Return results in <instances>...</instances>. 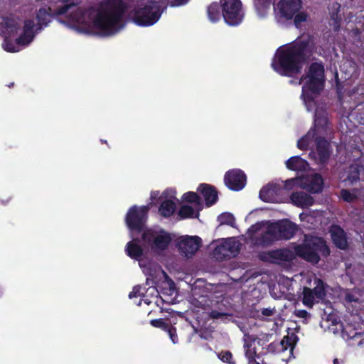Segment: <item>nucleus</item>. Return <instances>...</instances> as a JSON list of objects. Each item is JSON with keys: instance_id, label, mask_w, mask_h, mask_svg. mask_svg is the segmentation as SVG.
Returning a JSON list of instances; mask_svg holds the SVG:
<instances>
[{"instance_id": "5701e85b", "label": "nucleus", "mask_w": 364, "mask_h": 364, "mask_svg": "<svg viewBox=\"0 0 364 364\" xmlns=\"http://www.w3.org/2000/svg\"><path fill=\"white\" fill-rule=\"evenodd\" d=\"M198 191L201 193L208 206L212 205L218 200L217 191L211 186L201 184L198 188Z\"/></svg>"}, {"instance_id": "ea45409f", "label": "nucleus", "mask_w": 364, "mask_h": 364, "mask_svg": "<svg viewBox=\"0 0 364 364\" xmlns=\"http://www.w3.org/2000/svg\"><path fill=\"white\" fill-rule=\"evenodd\" d=\"M294 315L299 318H306L309 316V314L305 310H296Z\"/></svg>"}, {"instance_id": "f3484780", "label": "nucleus", "mask_w": 364, "mask_h": 364, "mask_svg": "<svg viewBox=\"0 0 364 364\" xmlns=\"http://www.w3.org/2000/svg\"><path fill=\"white\" fill-rule=\"evenodd\" d=\"M224 181L230 189L240 191L246 184V176L240 169H232L225 173Z\"/></svg>"}, {"instance_id": "f03ea898", "label": "nucleus", "mask_w": 364, "mask_h": 364, "mask_svg": "<svg viewBox=\"0 0 364 364\" xmlns=\"http://www.w3.org/2000/svg\"><path fill=\"white\" fill-rule=\"evenodd\" d=\"M323 67L320 63H313L309 69L308 73L299 81L302 84L301 97L309 112L315 111L314 128L311 129L306 136L299 139L297 146L300 149L311 148L316 144V151L310 153L316 163H325L329 156V144L323 137L329 130L328 114L326 106L318 103L316 97L323 87Z\"/></svg>"}, {"instance_id": "cd10ccee", "label": "nucleus", "mask_w": 364, "mask_h": 364, "mask_svg": "<svg viewBox=\"0 0 364 364\" xmlns=\"http://www.w3.org/2000/svg\"><path fill=\"white\" fill-rule=\"evenodd\" d=\"M286 166L290 170L302 171L307 169L309 164L299 156H292L287 161Z\"/></svg>"}, {"instance_id": "39448f33", "label": "nucleus", "mask_w": 364, "mask_h": 364, "mask_svg": "<svg viewBox=\"0 0 364 364\" xmlns=\"http://www.w3.org/2000/svg\"><path fill=\"white\" fill-rule=\"evenodd\" d=\"M143 245L147 251L156 255H161L166 250L172 241L170 233L163 230H146L141 234Z\"/></svg>"}, {"instance_id": "f257e3e1", "label": "nucleus", "mask_w": 364, "mask_h": 364, "mask_svg": "<svg viewBox=\"0 0 364 364\" xmlns=\"http://www.w3.org/2000/svg\"><path fill=\"white\" fill-rule=\"evenodd\" d=\"M125 6L122 0H104L98 6H77L75 0H58L55 6L38 10L36 19L26 18L23 24L14 16L0 18V35L4 37L2 48L16 53L31 43L51 16L79 32L107 36L114 35L122 27Z\"/></svg>"}, {"instance_id": "4be33fe9", "label": "nucleus", "mask_w": 364, "mask_h": 364, "mask_svg": "<svg viewBox=\"0 0 364 364\" xmlns=\"http://www.w3.org/2000/svg\"><path fill=\"white\" fill-rule=\"evenodd\" d=\"M290 199L294 205L302 208H308L314 203V198L303 191L293 193Z\"/></svg>"}, {"instance_id": "bb28decb", "label": "nucleus", "mask_w": 364, "mask_h": 364, "mask_svg": "<svg viewBox=\"0 0 364 364\" xmlns=\"http://www.w3.org/2000/svg\"><path fill=\"white\" fill-rule=\"evenodd\" d=\"M298 341V337L294 333L288 334L284 336L279 344V350L284 352L289 350V354L292 355L293 349Z\"/></svg>"}, {"instance_id": "f8f14e48", "label": "nucleus", "mask_w": 364, "mask_h": 364, "mask_svg": "<svg viewBox=\"0 0 364 364\" xmlns=\"http://www.w3.org/2000/svg\"><path fill=\"white\" fill-rule=\"evenodd\" d=\"M223 6V16L230 26L238 25L242 19L241 2L240 0H220Z\"/></svg>"}, {"instance_id": "2f4dec72", "label": "nucleus", "mask_w": 364, "mask_h": 364, "mask_svg": "<svg viewBox=\"0 0 364 364\" xmlns=\"http://www.w3.org/2000/svg\"><path fill=\"white\" fill-rule=\"evenodd\" d=\"M341 198L346 202H353L358 198V191L342 189L341 191Z\"/></svg>"}, {"instance_id": "e433bc0d", "label": "nucleus", "mask_w": 364, "mask_h": 364, "mask_svg": "<svg viewBox=\"0 0 364 364\" xmlns=\"http://www.w3.org/2000/svg\"><path fill=\"white\" fill-rule=\"evenodd\" d=\"M261 313L264 318H267L274 316L277 311L275 308H264L262 309Z\"/></svg>"}, {"instance_id": "37998d69", "label": "nucleus", "mask_w": 364, "mask_h": 364, "mask_svg": "<svg viewBox=\"0 0 364 364\" xmlns=\"http://www.w3.org/2000/svg\"><path fill=\"white\" fill-rule=\"evenodd\" d=\"M219 315H220V314H219V313H217V312H215V311H213V312L211 313V316H212V317H213V318H218V317L219 316Z\"/></svg>"}, {"instance_id": "7c9ffc66", "label": "nucleus", "mask_w": 364, "mask_h": 364, "mask_svg": "<svg viewBox=\"0 0 364 364\" xmlns=\"http://www.w3.org/2000/svg\"><path fill=\"white\" fill-rule=\"evenodd\" d=\"M183 199L186 202L193 203L196 208H201V201L196 193L188 192L183 194Z\"/></svg>"}, {"instance_id": "412c9836", "label": "nucleus", "mask_w": 364, "mask_h": 364, "mask_svg": "<svg viewBox=\"0 0 364 364\" xmlns=\"http://www.w3.org/2000/svg\"><path fill=\"white\" fill-rule=\"evenodd\" d=\"M170 193V199L163 201L159 207V212L164 217L171 216L176 210V204L173 201L176 199V191L174 190L166 191L164 194Z\"/></svg>"}, {"instance_id": "7ed1b4c3", "label": "nucleus", "mask_w": 364, "mask_h": 364, "mask_svg": "<svg viewBox=\"0 0 364 364\" xmlns=\"http://www.w3.org/2000/svg\"><path fill=\"white\" fill-rule=\"evenodd\" d=\"M310 55L308 44L303 40L280 47L272 63L273 69L282 75H291L301 71Z\"/></svg>"}, {"instance_id": "9d476101", "label": "nucleus", "mask_w": 364, "mask_h": 364, "mask_svg": "<svg viewBox=\"0 0 364 364\" xmlns=\"http://www.w3.org/2000/svg\"><path fill=\"white\" fill-rule=\"evenodd\" d=\"M323 181L318 173H313L300 178H292L286 181V186H292L299 187L316 193L321 191Z\"/></svg>"}, {"instance_id": "2eb2a0df", "label": "nucleus", "mask_w": 364, "mask_h": 364, "mask_svg": "<svg viewBox=\"0 0 364 364\" xmlns=\"http://www.w3.org/2000/svg\"><path fill=\"white\" fill-rule=\"evenodd\" d=\"M200 245V239L197 236H183L177 244L180 253L186 257H191L198 250Z\"/></svg>"}, {"instance_id": "a211bd4d", "label": "nucleus", "mask_w": 364, "mask_h": 364, "mask_svg": "<svg viewBox=\"0 0 364 364\" xmlns=\"http://www.w3.org/2000/svg\"><path fill=\"white\" fill-rule=\"evenodd\" d=\"M276 232V237L279 240H289L291 238L296 232V226L289 220H282L273 223Z\"/></svg>"}, {"instance_id": "393cba45", "label": "nucleus", "mask_w": 364, "mask_h": 364, "mask_svg": "<svg viewBox=\"0 0 364 364\" xmlns=\"http://www.w3.org/2000/svg\"><path fill=\"white\" fill-rule=\"evenodd\" d=\"M244 348L245 350V355L248 359V363L259 364V363L257 360V358H259L256 354L255 347L254 346V340L250 336H245Z\"/></svg>"}, {"instance_id": "79ce46f5", "label": "nucleus", "mask_w": 364, "mask_h": 364, "mask_svg": "<svg viewBox=\"0 0 364 364\" xmlns=\"http://www.w3.org/2000/svg\"><path fill=\"white\" fill-rule=\"evenodd\" d=\"M189 0H174L171 2L173 6H180L186 4Z\"/></svg>"}, {"instance_id": "a19ab883", "label": "nucleus", "mask_w": 364, "mask_h": 364, "mask_svg": "<svg viewBox=\"0 0 364 364\" xmlns=\"http://www.w3.org/2000/svg\"><path fill=\"white\" fill-rule=\"evenodd\" d=\"M140 288L138 287H134L132 291L129 294V299H132L134 297H136L139 295Z\"/></svg>"}, {"instance_id": "a18cd8bd", "label": "nucleus", "mask_w": 364, "mask_h": 364, "mask_svg": "<svg viewBox=\"0 0 364 364\" xmlns=\"http://www.w3.org/2000/svg\"><path fill=\"white\" fill-rule=\"evenodd\" d=\"M346 64H350V63L348 62V63H346ZM345 65H346V63L343 64L342 67L344 68Z\"/></svg>"}, {"instance_id": "a878e982", "label": "nucleus", "mask_w": 364, "mask_h": 364, "mask_svg": "<svg viewBox=\"0 0 364 364\" xmlns=\"http://www.w3.org/2000/svg\"><path fill=\"white\" fill-rule=\"evenodd\" d=\"M293 257L291 251L287 249H279L268 253V259L271 262L278 263L282 261H289Z\"/></svg>"}, {"instance_id": "58836bf2", "label": "nucleus", "mask_w": 364, "mask_h": 364, "mask_svg": "<svg viewBox=\"0 0 364 364\" xmlns=\"http://www.w3.org/2000/svg\"><path fill=\"white\" fill-rule=\"evenodd\" d=\"M357 292L353 291L352 293H347L346 296V299L348 301L352 302V301H359L358 298L355 296V294Z\"/></svg>"}, {"instance_id": "aec40b11", "label": "nucleus", "mask_w": 364, "mask_h": 364, "mask_svg": "<svg viewBox=\"0 0 364 364\" xmlns=\"http://www.w3.org/2000/svg\"><path fill=\"white\" fill-rule=\"evenodd\" d=\"M280 192V187L274 183H269L263 187L259 191L260 198L267 203L277 202V196Z\"/></svg>"}, {"instance_id": "4468645a", "label": "nucleus", "mask_w": 364, "mask_h": 364, "mask_svg": "<svg viewBox=\"0 0 364 364\" xmlns=\"http://www.w3.org/2000/svg\"><path fill=\"white\" fill-rule=\"evenodd\" d=\"M321 326L334 334L341 333L343 338H353L355 335V333L348 332L335 314H330L326 320L322 321Z\"/></svg>"}, {"instance_id": "c9c22d12", "label": "nucleus", "mask_w": 364, "mask_h": 364, "mask_svg": "<svg viewBox=\"0 0 364 364\" xmlns=\"http://www.w3.org/2000/svg\"><path fill=\"white\" fill-rule=\"evenodd\" d=\"M166 331L168 333L173 343H174V344L177 343H178V336L176 334V329L173 326H169Z\"/></svg>"}, {"instance_id": "20e7f679", "label": "nucleus", "mask_w": 364, "mask_h": 364, "mask_svg": "<svg viewBox=\"0 0 364 364\" xmlns=\"http://www.w3.org/2000/svg\"><path fill=\"white\" fill-rule=\"evenodd\" d=\"M294 251L299 257L315 264L318 262L320 255L326 257L330 253L328 247L322 238L311 235H306L304 243L296 246Z\"/></svg>"}, {"instance_id": "473e14b6", "label": "nucleus", "mask_w": 364, "mask_h": 364, "mask_svg": "<svg viewBox=\"0 0 364 364\" xmlns=\"http://www.w3.org/2000/svg\"><path fill=\"white\" fill-rule=\"evenodd\" d=\"M220 225H228L234 227L235 219L232 214L230 213H224L220 214L218 218Z\"/></svg>"}, {"instance_id": "0eeeda50", "label": "nucleus", "mask_w": 364, "mask_h": 364, "mask_svg": "<svg viewBox=\"0 0 364 364\" xmlns=\"http://www.w3.org/2000/svg\"><path fill=\"white\" fill-rule=\"evenodd\" d=\"M161 10L156 1H146L134 9L132 14L134 22L141 26H150L161 17Z\"/></svg>"}, {"instance_id": "6e6552de", "label": "nucleus", "mask_w": 364, "mask_h": 364, "mask_svg": "<svg viewBox=\"0 0 364 364\" xmlns=\"http://www.w3.org/2000/svg\"><path fill=\"white\" fill-rule=\"evenodd\" d=\"M131 237H132V240L129 242L125 248V252L129 257L132 259H135L139 261V264L140 267L143 269L144 274L154 276L155 272L157 269H159V267L156 264H150L151 267H148L145 262L141 259V257L146 254L147 248H145L143 244L141 245V240L136 237L134 234L132 233ZM143 242V240H141Z\"/></svg>"}, {"instance_id": "c756f323", "label": "nucleus", "mask_w": 364, "mask_h": 364, "mask_svg": "<svg viewBox=\"0 0 364 364\" xmlns=\"http://www.w3.org/2000/svg\"><path fill=\"white\" fill-rule=\"evenodd\" d=\"M208 18L212 23H215L221 18L220 7L218 4L213 3L207 9Z\"/></svg>"}, {"instance_id": "72a5a7b5", "label": "nucleus", "mask_w": 364, "mask_h": 364, "mask_svg": "<svg viewBox=\"0 0 364 364\" xmlns=\"http://www.w3.org/2000/svg\"><path fill=\"white\" fill-rule=\"evenodd\" d=\"M218 357L223 362L228 364H235L232 355L230 351H222L218 354Z\"/></svg>"}, {"instance_id": "6ab92c4d", "label": "nucleus", "mask_w": 364, "mask_h": 364, "mask_svg": "<svg viewBox=\"0 0 364 364\" xmlns=\"http://www.w3.org/2000/svg\"><path fill=\"white\" fill-rule=\"evenodd\" d=\"M362 171V166L357 164H353L341 173V178L345 183V186L351 185L359 180L360 173Z\"/></svg>"}, {"instance_id": "4c0bfd02", "label": "nucleus", "mask_w": 364, "mask_h": 364, "mask_svg": "<svg viewBox=\"0 0 364 364\" xmlns=\"http://www.w3.org/2000/svg\"><path fill=\"white\" fill-rule=\"evenodd\" d=\"M306 19H307L306 14H305L304 12H300L295 16L294 21H295V23L296 25H298L299 23L305 21Z\"/></svg>"}, {"instance_id": "b1692460", "label": "nucleus", "mask_w": 364, "mask_h": 364, "mask_svg": "<svg viewBox=\"0 0 364 364\" xmlns=\"http://www.w3.org/2000/svg\"><path fill=\"white\" fill-rule=\"evenodd\" d=\"M331 235L333 243L340 249H345L347 247V240L344 231L338 226H332L330 230Z\"/></svg>"}, {"instance_id": "423d86ee", "label": "nucleus", "mask_w": 364, "mask_h": 364, "mask_svg": "<svg viewBox=\"0 0 364 364\" xmlns=\"http://www.w3.org/2000/svg\"><path fill=\"white\" fill-rule=\"evenodd\" d=\"M247 237L256 246H269L277 241L273 223L262 221L252 225L247 231Z\"/></svg>"}, {"instance_id": "1a4fd4ad", "label": "nucleus", "mask_w": 364, "mask_h": 364, "mask_svg": "<svg viewBox=\"0 0 364 364\" xmlns=\"http://www.w3.org/2000/svg\"><path fill=\"white\" fill-rule=\"evenodd\" d=\"M213 257L218 260L235 257L241 247V243L235 237L222 239L213 242Z\"/></svg>"}, {"instance_id": "c85d7f7f", "label": "nucleus", "mask_w": 364, "mask_h": 364, "mask_svg": "<svg viewBox=\"0 0 364 364\" xmlns=\"http://www.w3.org/2000/svg\"><path fill=\"white\" fill-rule=\"evenodd\" d=\"M200 209L196 208L195 206L192 207L188 205H182L178 211V215L181 218H197Z\"/></svg>"}, {"instance_id": "c03bdc74", "label": "nucleus", "mask_w": 364, "mask_h": 364, "mask_svg": "<svg viewBox=\"0 0 364 364\" xmlns=\"http://www.w3.org/2000/svg\"><path fill=\"white\" fill-rule=\"evenodd\" d=\"M333 364H338V360L337 358L333 360Z\"/></svg>"}, {"instance_id": "9b49d317", "label": "nucleus", "mask_w": 364, "mask_h": 364, "mask_svg": "<svg viewBox=\"0 0 364 364\" xmlns=\"http://www.w3.org/2000/svg\"><path fill=\"white\" fill-rule=\"evenodd\" d=\"M310 282L311 281L310 280ZM325 295V291L323 282L314 278L313 284L309 283V287H304L302 291V302L304 305L311 308L316 302H318Z\"/></svg>"}, {"instance_id": "dca6fc26", "label": "nucleus", "mask_w": 364, "mask_h": 364, "mask_svg": "<svg viewBox=\"0 0 364 364\" xmlns=\"http://www.w3.org/2000/svg\"><path fill=\"white\" fill-rule=\"evenodd\" d=\"M301 7V0H280L276 5L274 10L281 16L287 19H291Z\"/></svg>"}, {"instance_id": "ddd939ff", "label": "nucleus", "mask_w": 364, "mask_h": 364, "mask_svg": "<svg viewBox=\"0 0 364 364\" xmlns=\"http://www.w3.org/2000/svg\"><path fill=\"white\" fill-rule=\"evenodd\" d=\"M148 210L149 208L146 206L140 208L133 206L129 209L127 214L126 223L131 231V234H134L135 231H143Z\"/></svg>"}, {"instance_id": "f704fd0d", "label": "nucleus", "mask_w": 364, "mask_h": 364, "mask_svg": "<svg viewBox=\"0 0 364 364\" xmlns=\"http://www.w3.org/2000/svg\"><path fill=\"white\" fill-rule=\"evenodd\" d=\"M151 324L154 327L160 328L164 331H166L169 327L168 324L166 323L162 318L151 320Z\"/></svg>"}]
</instances>
